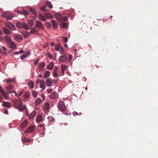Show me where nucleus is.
<instances>
[{"label": "nucleus", "instance_id": "1", "mask_svg": "<svg viewBox=\"0 0 158 158\" xmlns=\"http://www.w3.org/2000/svg\"><path fill=\"white\" fill-rule=\"evenodd\" d=\"M14 106L16 108L20 111L23 112L24 110L25 111L27 108L25 106H23L22 103L21 102L16 101L14 103Z\"/></svg>", "mask_w": 158, "mask_h": 158}, {"label": "nucleus", "instance_id": "2", "mask_svg": "<svg viewBox=\"0 0 158 158\" xmlns=\"http://www.w3.org/2000/svg\"><path fill=\"white\" fill-rule=\"evenodd\" d=\"M4 39L6 43L10 45V47L12 49H15L16 48V45L15 43L12 42L11 39L9 37L7 36H4Z\"/></svg>", "mask_w": 158, "mask_h": 158}, {"label": "nucleus", "instance_id": "3", "mask_svg": "<svg viewBox=\"0 0 158 158\" xmlns=\"http://www.w3.org/2000/svg\"><path fill=\"white\" fill-rule=\"evenodd\" d=\"M58 109L61 111H63L65 110L66 107L64 103L62 101H60L58 105Z\"/></svg>", "mask_w": 158, "mask_h": 158}, {"label": "nucleus", "instance_id": "4", "mask_svg": "<svg viewBox=\"0 0 158 158\" xmlns=\"http://www.w3.org/2000/svg\"><path fill=\"white\" fill-rule=\"evenodd\" d=\"M37 84H39L40 87L42 89H44L45 88V83L44 81L43 80L38 79L36 81Z\"/></svg>", "mask_w": 158, "mask_h": 158}, {"label": "nucleus", "instance_id": "5", "mask_svg": "<svg viewBox=\"0 0 158 158\" xmlns=\"http://www.w3.org/2000/svg\"><path fill=\"white\" fill-rule=\"evenodd\" d=\"M3 16L7 20H10L13 17V15L7 12H5Z\"/></svg>", "mask_w": 158, "mask_h": 158}, {"label": "nucleus", "instance_id": "6", "mask_svg": "<svg viewBox=\"0 0 158 158\" xmlns=\"http://www.w3.org/2000/svg\"><path fill=\"white\" fill-rule=\"evenodd\" d=\"M5 26L6 27L9 28L11 30H15V28L14 25L10 23H6Z\"/></svg>", "mask_w": 158, "mask_h": 158}, {"label": "nucleus", "instance_id": "7", "mask_svg": "<svg viewBox=\"0 0 158 158\" xmlns=\"http://www.w3.org/2000/svg\"><path fill=\"white\" fill-rule=\"evenodd\" d=\"M35 27L40 29H44L42 24L41 22H40L38 21H36V24L35 25Z\"/></svg>", "mask_w": 158, "mask_h": 158}, {"label": "nucleus", "instance_id": "8", "mask_svg": "<svg viewBox=\"0 0 158 158\" xmlns=\"http://www.w3.org/2000/svg\"><path fill=\"white\" fill-rule=\"evenodd\" d=\"M67 56L66 55H62L60 56L59 60L60 62H66L67 61Z\"/></svg>", "mask_w": 158, "mask_h": 158}, {"label": "nucleus", "instance_id": "9", "mask_svg": "<svg viewBox=\"0 0 158 158\" xmlns=\"http://www.w3.org/2000/svg\"><path fill=\"white\" fill-rule=\"evenodd\" d=\"M43 109L46 112V113H47V111H49V104L48 103L46 102L44 103Z\"/></svg>", "mask_w": 158, "mask_h": 158}, {"label": "nucleus", "instance_id": "10", "mask_svg": "<svg viewBox=\"0 0 158 158\" xmlns=\"http://www.w3.org/2000/svg\"><path fill=\"white\" fill-rule=\"evenodd\" d=\"M14 39L17 41H21L23 40V38L22 36L19 34L16 35Z\"/></svg>", "mask_w": 158, "mask_h": 158}, {"label": "nucleus", "instance_id": "11", "mask_svg": "<svg viewBox=\"0 0 158 158\" xmlns=\"http://www.w3.org/2000/svg\"><path fill=\"white\" fill-rule=\"evenodd\" d=\"M35 130V126H31L28 128L26 130V132L27 133L33 132Z\"/></svg>", "mask_w": 158, "mask_h": 158}, {"label": "nucleus", "instance_id": "12", "mask_svg": "<svg viewBox=\"0 0 158 158\" xmlns=\"http://www.w3.org/2000/svg\"><path fill=\"white\" fill-rule=\"evenodd\" d=\"M43 120L42 116L40 114L38 115L36 118V121L37 123L41 122Z\"/></svg>", "mask_w": 158, "mask_h": 158}, {"label": "nucleus", "instance_id": "13", "mask_svg": "<svg viewBox=\"0 0 158 158\" xmlns=\"http://www.w3.org/2000/svg\"><path fill=\"white\" fill-rule=\"evenodd\" d=\"M28 123L27 120L24 121L20 125V127L22 129H24L27 124Z\"/></svg>", "mask_w": 158, "mask_h": 158}, {"label": "nucleus", "instance_id": "14", "mask_svg": "<svg viewBox=\"0 0 158 158\" xmlns=\"http://www.w3.org/2000/svg\"><path fill=\"white\" fill-rule=\"evenodd\" d=\"M30 53V52H28L27 53L24 54L23 55H22L20 56V58L21 60H23L24 58H25L27 56H29Z\"/></svg>", "mask_w": 158, "mask_h": 158}, {"label": "nucleus", "instance_id": "15", "mask_svg": "<svg viewBox=\"0 0 158 158\" xmlns=\"http://www.w3.org/2000/svg\"><path fill=\"white\" fill-rule=\"evenodd\" d=\"M67 66L65 64H62L61 65V69L62 71V74H64V70L67 69Z\"/></svg>", "mask_w": 158, "mask_h": 158}, {"label": "nucleus", "instance_id": "16", "mask_svg": "<svg viewBox=\"0 0 158 158\" xmlns=\"http://www.w3.org/2000/svg\"><path fill=\"white\" fill-rule=\"evenodd\" d=\"M52 28L53 29H55L57 27V24L56 22L54 20L52 21Z\"/></svg>", "mask_w": 158, "mask_h": 158}, {"label": "nucleus", "instance_id": "17", "mask_svg": "<svg viewBox=\"0 0 158 158\" xmlns=\"http://www.w3.org/2000/svg\"><path fill=\"white\" fill-rule=\"evenodd\" d=\"M54 66L53 62H51L47 67V68L49 70H52Z\"/></svg>", "mask_w": 158, "mask_h": 158}, {"label": "nucleus", "instance_id": "18", "mask_svg": "<svg viewBox=\"0 0 158 158\" xmlns=\"http://www.w3.org/2000/svg\"><path fill=\"white\" fill-rule=\"evenodd\" d=\"M2 105L4 107L8 108H9L10 107V103L8 102H3Z\"/></svg>", "mask_w": 158, "mask_h": 158}, {"label": "nucleus", "instance_id": "19", "mask_svg": "<svg viewBox=\"0 0 158 158\" xmlns=\"http://www.w3.org/2000/svg\"><path fill=\"white\" fill-rule=\"evenodd\" d=\"M45 66V64L44 63L41 62L39 64L38 66V68L40 70H43Z\"/></svg>", "mask_w": 158, "mask_h": 158}, {"label": "nucleus", "instance_id": "20", "mask_svg": "<svg viewBox=\"0 0 158 158\" xmlns=\"http://www.w3.org/2000/svg\"><path fill=\"white\" fill-rule=\"evenodd\" d=\"M30 96L29 93L28 92H25L23 95V97L26 99L28 98Z\"/></svg>", "mask_w": 158, "mask_h": 158}, {"label": "nucleus", "instance_id": "21", "mask_svg": "<svg viewBox=\"0 0 158 158\" xmlns=\"http://www.w3.org/2000/svg\"><path fill=\"white\" fill-rule=\"evenodd\" d=\"M3 31L5 34L6 35L10 34L11 32L6 28L3 27L2 28Z\"/></svg>", "mask_w": 158, "mask_h": 158}, {"label": "nucleus", "instance_id": "22", "mask_svg": "<svg viewBox=\"0 0 158 158\" xmlns=\"http://www.w3.org/2000/svg\"><path fill=\"white\" fill-rule=\"evenodd\" d=\"M48 121L52 123H53L55 121V119L52 116H49L48 117Z\"/></svg>", "mask_w": 158, "mask_h": 158}, {"label": "nucleus", "instance_id": "23", "mask_svg": "<svg viewBox=\"0 0 158 158\" xmlns=\"http://www.w3.org/2000/svg\"><path fill=\"white\" fill-rule=\"evenodd\" d=\"M23 23H21L19 22H18L16 23V27L19 28H23Z\"/></svg>", "mask_w": 158, "mask_h": 158}, {"label": "nucleus", "instance_id": "24", "mask_svg": "<svg viewBox=\"0 0 158 158\" xmlns=\"http://www.w3.org/2000/svg\"><path fill=\"white\" fill-rule=\"evenodd\" d=\"M36 112L35 111H33L31 114L30 115V118H33L35 116L36 114Z\"/></svg>", "mask_w": 158, "mask_h": 158}, {"label": "nucleus", "instance_id": "25", "mask_svg": "<svg viewBox=\"0 0 158 158\" xmlns=\"http://www.w3.org/2000/svg\"><path fill=\"white\" fill-rule=\"evenodd\" d=\"M57 96V94H56L55 92H53L52 94L50 95V98L51 99H53L56 97Z\"/></svg>", "mask_w": 158, "mask_h": 158}, {"label": "nucleus", "instance_id": "26", "mask_svg": "<svg viewBox=\"0 0 158 158\" xmlns=\"http://www.w3.org/2000/svg\"><path fill=\"white\" fill-rule=\"evenodd\" d=\"M39 18L43 21H45L46 20L44 16L41 14L39 15Z\"/></svg>", "mask_w": 158, "mask_h": 158}, {"label": "nucleus", "instance_id": "27", "mask_svg": "<svg viewBox=\"0 0 158 158\" xmlns=\"http://www.w3.org/2000/svg\"><path fill=\"white\" fill-rule=\"evenodd\" d=\"M41 102V101L40 98H37L35 101V104L36 105H39Z\"/></svg>", "mask_w": 158, "mask_h": 158}, {"label": "nucleus", "instance_id": "28", "mask_svg": "<svg viewBox=\"0 0 158 158\" xmlns=\"http://www.w3.org/2000/svg\"><path fill=\"white\" fill-rule=\"evenodd\" d=\"M28 86L31 89H33L34 88V85L33 81H30L29 82Z\"/></svg>", "mask_w": 158, "mask_h": 158}, {"label": "nucleus", "instance_id": "29", "mask_svg": "<svg viewBox=\"0 0 158 158\" xmlns=\"http://www.w3.org/2000/svg\"><path fill=\"white\" fill-rule=\"evenodd\" d=\"M50 74V73L49 71H46L44 74V77L45 78H47L49 76Z\"/></svg>", "mask_w": 158, "mask_h": 158}, {"label": "nucleus", "instance_id": "30", "mask_svg": "<svg viewBox=\"0 0 158 158\" xmlns=\"http://www.w3.org/2000/svg\"><path fill=\"white\" fill-rule=\"evenodd\" d=\"M2 93L5 98L7 99L8 98V94L6 93L3 91H2Z\"/></svg>", "mask_w": 158, "mask_h": 158}, {"label": "nucleus", "instance_id": "31", "mask_svg": "<svg viewBox=\"0 0 158 158\" xmlns=\"http://www.w3.org/2000/svg\"><path fill=\"white\" fill-rule=\"evenodd\" d=\"M46 85L48 86H52L50 79H48L46 80Z\"/></svg>", "mask_w": 158, "mask_h": 158}, {"label": "nucleus", "instance_id": "32", "mask_svg": "<svg viewBox=\"0 0 158 158\" xmlns=\"http://www.w3.org/2000/svg\"><path fill=\"white\" fill-rule=\"evenodd\" d=\"M45 4L47 6L49 7L50 8H52L53 7L51 2L49 1L47 2H46Z\"/></svg>", "mask_w": 158, "mask_h": 158}, {"label": "nucleus", "instance_id": "33", "mask_svg": "<svg viewBox=\"0 0 158 158\" xmlns=\"http://www.w3.org/2000/svg\"><path fill=\"white\" fill-rule=\"evenodd\" d=\"M30 34V33H29L27 31H26L25 32L23 33V35L24 38H26L29 36Z\"/></svg>", "mask_w": 158, "mask_h": 158}, {"label": "nucleus", "instance_id": "34", "mask_svg": "<svg viewBox=\"0 0 158 158\" xmlns=\"http://www.w3.org/2000/svg\"><path fill=\"white\" fill-rule=\"evenodd\" d=\"M5 81L7 83H10L12 82H15V79H11L9 78L7 80H6Z\"/></svg>", "mask_w": 158, "mask_h": 158}, {"label": "nucleus", "instance_id": "35", "mask_svg": "<svg viewBox=\"0 0 158 158\" xmlns=\"http://www.w3.org/2000/svg\"><path fill=\"white\" fill-rule=\"evenodd\" d=\"M46 17L47 18H52L53 16L51 15L50 13H47L45 14Z\"/></svg>", "mask_w": 158, "mask_h": 158}, {"label": "nucleus", "instance_id": "36", "mask_svg": "<svg viewBox=\"0 0 158 158\" xmlns=\"http://www.w3.org/2000/svg\"><path fill=\"white\" fill-rule=\"evenodd\" d=\"M56 18L57 19H58L57 17H56ZM59 19L61 20L62 21L65 22L68 20V18L66 16H64L62 19Z\"/></svg>", "mask_w": 158, "mask_h": 158}, {"label": "nucleus", "instance_id": "37", "mask_svg": "<svg viewBox=\"0 0 158 158\" xmlns=\"http://www.w3.org/2000/svg\"><path fill=\"white\" fill-rule=\"evenodd\" d=\"M68 24L66 23H63L61 25V27L64 28H66L67 27Z\"/></svg>", "mask_w": 158, "mask_h": 158}, {"label": "nucleus", "instance_id": "38", "mask_svg": "<svg viewBox=\"0 0 158 158\" xmlns=\"http://www.w3.org/2000/svg\"><path fill=\"white\" fill-rule=\"evenodd\" d=\"M22 15H27L28 14V12L25 10H23L22 11Z\"/></svg>", "mask_w": 158, "mask_h": 158}, {"label": "nucleus", "instance_id": "39", "mask_svg": "<svg viewBox=\"0 0 158 158\" xmlns=\"http://www.w3.org/2000/svg\"><path fill=\"white\" fill-rule=\"evenodd\" d=\"M60 47L59 46L58 44H56L55 45V50L56 51H58L60 48Z\"/></svg>", "mask_w": 158, "mask_h": 158}, {"label": "nucleus", "instance_id": "40", "mask_svg": "<svg viewBox=\"0 0 158 158\" xmlns=\"http://www.w3.org/2000/svg\"><path fill=\"white\" fill-rule=\"evenodd\" d=\"M37 32V31L34 28H33L31 29L30 33L31 34H33Z\"/></svg>", "mask_w": 158, "mask_h": 158}, {"label": "nucleus", "instance_id": "41", "mask_svg": "<svg viewBox=\"0 0 158 158\" xmlns=\"http://www.w3.org/2000/svg\"><path fill=\"white\" fill-rule=\"evenodd\" d=\"M30 11L33 14H35V15L36 14V13L35 11V10L32 8H31L30 10Z\"/></svg>", "mask_w": 158, "mask_h": 158}, {"label": "nucleus", "instance_id": "42", "mask_svg": "<svg viewBox=\"0 0 158 158\" xmlns=\"http://www.w3.org/2000/svg\"><path fill=\"white\" fill-rule=\"evenodd\" d=\"M28 24L31 27H32L33 25V21L32 20H30Z\"/></svg>", "mask_w": 158, "mask_h": 158}, {"label": "nucleus", "instance_id": "43", "mask_svg": "<svg viewBox=\"0 0 158 158\" xmlns=\"http://www.w3.org/2000/svg\"><path fill=\"white\" fill-rule=\"evenodd\" d=\"M23 28L25 29L26 30H28L29 29V27L26 24L23 23Z\"/></svg>", "mask_w": 158, "mask_h": 158}, {"label": "nucleus", "instance_id": "44", "mask_svg": "<svg viewBox=\"0 0 158 158\" xmlns=\"http://www.w3.org/2000/svg\"><path fill=\"white\" fill-rule=\"evenodd\" d=\"M52 75L53 77H57L58 76L57 72H56V71H53V72Z\"/></svg>", "mask_w": 158, "mask_h": 158}, {"label": "nucleus", "instance_id": "45", "mask_svg": "<svg viewBox=\"0 0 158 158\" xmlns=\"http://www.w3.org/2000/svg\"><path fill=\"white\" fill-rule=\"evenodd\" d=\"M46 56L47 57H49L50 59H52V56L51 54L48 52L46 54Z\"/></svg>", "mask_w": 158, "mask_h": 158}, {"label": "nucleus", "instance_id": "46", "mask_svg": "<svg viewBox=\"0 0 158 158\" xmlns=\"http://www.w3.org/2000/svg\"><path fill=\"white\" fill-rule=\"evenodd\" d=\"M32 94H33V95L35 97H36L38 93L36 91H32Z\"/></svg>", "mask_w": 158, "mask_h": 158}, {"label": "nucleus", "instance_id": "47", "mask_svg": "<svg viewBox=\"0 0 158 158\" xmlns=\"http://www.w3.org/2000/svg\"><path fill=\"white\" fill-rule=\"evenodd\" d=\"M60 53L61 54H63L64 52V50L63 48L60 47L59 50Z\"/></svg>", "mask_w": 158, "mask_h": 158}, {"label": "nucleus", "instance_id": "48", "mask_svg": "<svg viewBox=\"0 0 158 158\" xmlns=\"http://www.w3.org/2000/svg\"><path fill=\"white\" fill-rule=\"evenodd\" d=\"M73 59V56L71 54H69V62H70Z\"/></svg>", "mask_w": 158, "mask_h": 158}, {"label": "nucleus", "instance_id": "49", "mask_svg": "<svg viewBox=\"0 0 158 158\" xmlns=\"http://www.w3.org/2000/svg\"><path fill=\"white\" fill-rule=\"evenodd\" d=\"M45 25L48 28H50L51 27V26L50 24L49 23H45Z\"/></svg>", "mask_w": 158, "mask_h": 158}, {"label": "nucleus", "instance_id": "50", "mask_svg": "<svg viewBox=\"0 0 158 158\" xmlns=\"http://www.w3.org/2000/svg\"><path fill=\"white\" fill-rule=\"evenodd\" d=\"M63 39L64 41V42H66L68 40V38L66 37H63Z\"/></svg>", "mask_w": 158, "mask_h": 158}, {"label": "nucleus", "instance_id": "51", "mask_svg": "<svg viewBox=\"0 0 158 158\" xmlns=\"http://www.w3.org/2000/svg\"><path fill=\"white\" fill-rule=\"evenodd\" d=\"M40 10H42L45 11L47 10L45 9V6H43L40 8Z\"/></svg>", "mask_w": 158, "mask_h": 158}, {"label": "nucleus", "instance_id": "52", "mask_svg": "<svg viewBox=\"0 0 158 158\" xmlns=\"http://www.w3.org/2000/svg\"><path fill=\"white\" fill-rule=\"evenodd\" d=\"M23 142H30V141L29 139H28L27 138H24L23 139Z\"/></svg>", "mask_w": 158, "mask_h": 158}, {"label": "nucleus", "instance_id": "53", "mask_svg": "<svg viewBox=\"0 0 158 158\" xmlns=\"http://www.w3.org/2000/svg\"><path fill=\"white\" fill-rule=\"evenodd\" d=\"M38 63V60H36L34 62V64H35V65H36Z\"/></svg>", "mask_w": 158, "mask_h": 158}, {"label": "nucleus", "instance_id": "54", "mask_svg": "<svg viewBox=\"0 0 158 158\" xmlns=\"http://www.w3.org/2000/svg\"><path fill=\"white\" fill-rule=\"evenodd\" d=\"M8 112L7 110L6 109H5L4 110V113L5 114H8Z\"/></svg>", "mask_w": 158, "mask_h": 158}, {"label": "nucleus", "instance_id": "55", "mask_svg": "<svg viewBox=\"0 0 158 158\" xmlns=\"http://www.w3.org/2000/svg\"><path fill=\"white\" fill-rule=\"evenodd\" d=\"M44 124H40L38 126V127H44Z\"/></svg>", "mask_w": 158, "mask_h": 158}, {"label": "nucleus", "instance_id": "56", "mask_svg": "<svg viewBox=\"0 0 158 158\" xmlns=\"http://www.w3.org/2000/svg\"><path fill=\"white\" fill-rule=\"evenodd\" d=\"M2 48L3 50L5 51H6V48L4 46H2Z\"/></svg>", "mask_w": 158, "mask_h": 158}, {"label": "nucleus", "instance_id": "57", "mask_svg": "<svg viewBox=\"0 0 158 158\" xmlns=\"http://www.w3.org/2000/svg\"><path fill=\"white\" fill-rule=\"evenodd\" d=\"M47 91L48 93H50L52 92V89H47Z\"/></svg>", "mask_w": 158, "mask_h": 158}, {"label": "nucleus", "instance_id": "58", "mask_svg": "<svg viewBox=\"0 0 158 158\" xmlns=\"http://www.w3.org/2000/svg\"><path fill=\"white\" fill-rule=\"evenodd\" d=\"M23 91H21V92H20L19 94V96H21L22 94V93H23Z\"/></svg>", "mask_w": 158, "mask_h": 158}, {"label": "nucleus", "instance_id": "59", "mask_svg": "<svg viewBox=\"0 0 158 158\" xmlns=\"http://www.w3.org/2000/svg\"><path fill=\"white\" fill-rule=\"evenodd\" d=\"M19 53H22L24 52L22 50H21L20 51H19Z\"/></svg>", "mask_w": 158, "mask_h": 158}, {"label": "nucleus", "instance_id": "60", "mask_svg": "<svg viewBox=\"0 0 158 158\" xmlns=\"http://www.w3.org/2000/svg\"><path fill=\"white\" fill-rule=\"evenodd\" d=\"M19 53V52H15L13 53V54L15 55H17Z\"/></svg>", "mask_w": 158, "mask_h": 158}, {"label": "nucleus", "instance_id": "61", "mask_svg": "<svg viewBox=\"0 0 158 158\" xmlns=\"http://www.w3.org/2000/svg\"><path fill=\"white\" fill-rule=\"evenodd\" d=\"M41 97L43 99H44L45 98V96L44 95H41Z\"/></svg>", "mask_w": 158, "mask_h": 158}, {"label": "nucleus", "instance_id": "62", "mask_svg": "<svg viewBox=\"0 0 158 158\" xmlns=\"http://www.w3.org/2000/svg\"><path fill=\"white\" fill-rule=\"evenodd\" d=\"M17 12L19 14H20L21 15H22V11H17Z\"/></svg>", "mask_w": 158, "mask_h": 158}, {"label": "nucleus", "instance_id": "63", "mask_svg": "<svg viewBox=\"0 0 158 158\" xmlns=\"http://www.w3.org/2000/svg\"><path fill=\"white\" fill-rule=\"evenodd\" d=\"M57 67H55L54 68V70L53 71H56V72H57Z\"/></svg>", "mask_w": 158, "mask_h": 158}, {"label": "nucleus", "instance_id": "64", "mask_svg": "<svg viewBox=\"0 0 158 158\" xmlns=\"http://www.w3.org/2000/svg\"><path fill=\"white\" fill-rule=\"evenodd\" d=\"M39 77L41 78L42 77V75L41 74H40L39 75Z\"/></svg>", "mask_w": 158, "mask_h": 158}]
</instances>
